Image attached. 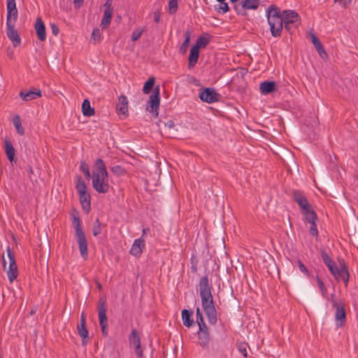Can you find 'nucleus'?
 <instances>
[{"instance_id": "1", "label": "nucleus", "mask_w": 358, "mask_h": 358, "mask_svg": "<svg viewBox=\"0 0 358 358\" xmlns=\"http://www.w3.org/2000/svg\"><path fill=\"white\" fill-rule=\"evenodd\" d=\"M199 286L202 307L208 317V322L210 324H215L217 322V311L211 293L212 285L210 284L207 275L200 278Z\"/></svg>"}, {"instance_id": "2", "label": "nucleus", "mask_w": 358, "mask_h": 358, "mask_svg": "<svg viewBox=\"0 0 358 358\" xmlns=\"http://www.w3.org/2000/svg\"><path fill=\"white\" fill-rule=\"evenodd\" d=\"M71 216L75 229V239L78 245L80 255L84 259H87L88 257L87 241L82 227L79 213L76 210H73Z\"/></svg>"}, {"instance_id": "3", "label": "nucleus", "mask_w": 358, "mask_h": 358, "mask_svg": "<svg viewBox=\"0 0 358 358\" xmlns=\"http://www.w3.org/2000/svg\"><path fill=\"white\" fill-rule=\"evenodd\" d=\"M266 17L271 35L273 37H280L284 24L280 8L275 5L268 6L266 10Z\"/></svg>"}, {"instance_id": "4", "label": "nucleus", "mask_w": 358, "mask_h": 358, "mask_svg": "<svg viewBox=\"0 0 358 358\" xmlns=\"http://www.w3.org/2000/svg\"><path fill=\"white\" fill-rule=\"evenodd\" d=\"M76 189L83 211L85 213H89L91 210V196L87 192L86 184L80 176L77 177Z\"/></svg>"}, {"instance_id": "5", "label": "nucleus", "mask_w": 358, "mask_h": 358, "mask_svg": "<svg viewBox=\"0 0 358 358\" xmlns=\"http://www.w3.org/2000/svg\"><path fill=\"white\" fill-rule=\"evenodd\" d=\"M6 252L8 257L9 265L8 267L7 268V262L4 258V256H3L2 266L3 270L7 273L10 282H12L17 277V266L16 264L15 256L12 253L11 250L9 247L7 248Z\"/></svg>"}, {"instance_id": "6", "label": "nucleus", "mask_w": 358, "mask_h": 358, "mask_svg": "<svg viewBox=\"0 0 358 358\" xmlns=\"http://www.w3.org/2000/svg\"><path fill=\"white\" fill-rule=\"evenodd\" d=\"M92 185L93 188L99 194H106L109 192L110 185L108 182V175L99 174L92 175Z\"/></svg>"}, {"instance_id": "7", "label": "nucleus", "mask_w": 358, "mask_h": 358, "mask_svg": "<svg viewBox=\"0 0 358 358\" xmlns=\"http://www.w3.org/2000/svg\"><path fill=\"white\" fill-rule=\"evenodd\" d=\"M106 312L107 308L106 303L103 300L100 299L98 306L99 322L101 327V334L105 337L108 335Z\"/></svg>"}, {"instance_id": "8", "label": "nucleus", "mask_w": 358, "mask_h": 358, "mask_svg": "<svg viewBox=\"0 0 358 358\" xmlns=\"http://www.w3.org/2000/svg\"><path fill=\"white\" fill-rule=\"evenodd\" d=\"M259 4V0H241L240 3L234 4V8L236 14L244 16L247 10H257Z\"/></svg>"}, {"instance_id": "9", "label": "nucleus", "mask_w": 358, "mask_h": 358, "mask_svg": "<svg viewBox=\"0 0 358 358\" xmlns=\"http://www.w3.org/2000/svg\"><path fill=\"white\" fill-rule=\"evenodd\" d=\"M160 103L159 86L154 88L146 104V110L150 112H158Z\"/></svg>"}, {"instance_id": "10", "label": "nucleus", "mask_w": 358, "mask_h": 358, "mask_svg": "<svg viewBox=\"0 0 358 358\" xmlns=\"http://www.w3.org/2000/svg\"><path fill=\"white\" fill-rule=\"evenodd\" d=\"M202 101L206 103H214L217 101L221 97L214 88L206 87L203 89L199 95Z\"/></svg>"}, {"instance_id": "11", "label": "nucleus", "mask_w": 358, "mask_h": 358, "mask_svg": "<svg viewBox=\"0 0 358 358\" xmlns=\"http://www.w3.org/2000/svg\"><path fill=\"white\" fill-rule=\"evenodd\" d=\"M333 306L336 308L335 319L338 327H343L346 321V313L344 305L332 301Z\"/></svg>"}, {"instance_id": "12", "label": "nucleus", "mask_w": 358, "mask_h": 358, "mask_svg": "<svg viewBox=\"0 0 358 358\" xmlns=\"http://www.w3.org/2000/svg\"><path fill=\"white\" fill-rule=\"evenodd\" d=\"M6 22L15 23L18 17L15 0H6Z\"/></svg>"}, {"instance_id": "13", "label": "nucleus", "mask_w": 358, "mask_h": 358, "mask_svg": "<svg viewBox=\"0 0 358 358\" xmlns=\"http://www.w3.org/2000/svg\"><path fill=\"white\" fill-rule=\"evenodd\" d=\"M15 23L6 22V34L8 38L12 41L13 46H19L21 43V39L17 30L15 29Z\"/></svg>"}, {"instance_id": "14", "label": "nucleus", "mask_w": 358, "mask_h": 358, "mask_svg": "<svg viewBox=\"0 0 358 358\" xmlns=\"http://www.w3.org/2000/svg\"><path fill=\"white\" fill-rule=\"evenodd\" d=\"M335 274H332L335 278L338 280H343L345 286L348 285L349 281L350 274L348 268L343 260L342 263H340V268H336V271L334 272Z\"/></svg>"}, {"instance_id": "15", "label": "nucleus", "mask_w": 358, "mask_h": 358, "mask_svg": "<svg viewBox=\"0 0 358 358\" xmlns=\"http://www.w3.org/2000/svg\"><path fill=\"white\" fill-rule=\"evenodd\" d=\"M282 18L284 22L295 24V25L300 24V17L299 14L292 10H285L281 13Z\"/></svg>"}, {"instance_id": "16", "label": "nucleus", "mask_w": 358, "mask_h": 358, "mask_svg": "<svg viewBox=\"0 0 358 358\" xmlns=\"http://www.w3.org/2000/svg\"><path fill=\"white\" fill-rule=\"evenodd\" d=\"M293 199L296 202L300 207L301 211L307 210L308 208L310 207L311 205L308 203L307 199L303 195V192L298 190H294Z\"/></svg>"}, {"instance_id": "17", "label": "nucleus", "mask_w": 358, "mask_h": 358, "mask_svg": "<svg viewBox=\"0 0 358 358\" xmlns=\"http://www.w3.org/2000/svg\"><path fill=\"white\" fill-rule=\"evenodd\" d=\"M19 95L23 101H28L41 96V91L36 89L31 90H21Z\"/></svg>"}, {"instance_id": "18", "label": "nucleus", "mask_w": 358, "mask_h": 358, "mask_svg": "<svg viewBox=\"0 0 358 358\" xmlns=\"http://www.w3.org/2000/svg\"><path fill=\"white\" fill-rule=\"evenodd\" d=\"M78 332L79 336L82 338V344L85 345L89 341L88 330L85 327V320L84 314L83 313L80 318V325L78 326Z\"/></svg>"}, {"instance_id": "19", "label": "nucleus", "mask_w": 358, "mask_h": 358, "mask_svg": "<svg viewBox=\"0 0 358 358\" xmlns=\"http://www.w3.org/2000/svg\"><path fill=\"white\" fill-rule=\"evenodd\" d=\"M259 90L262 94L266 95L276 91V83L275 81L266 80L260 83Z\"/></svg>"}, {"instance_id": "20", "label": "nucleus", "mask_w": 358, "mask_h": 358, "mask_svg": "<svg viewBox=\"0 0 358 358\" xmlns=\"http://www.w3.org/2000/svg\"><path fill=\"white\" fill-rule=\"evenodd\" d=\"M35 29L38 38L41 41H44L46 39L45 27L41 17H38L36 20Z\"/></svg>"}, {"instance_id": "21", "label": "nucleus", "mask_w": 358, "mask_h": 358, "mask_svg": "<svg viewBox=\"0 0 358 358\" xmlns=\"http://www.w3.org/2000/svg\"><path fill=\"white\" fill-rule=\"evenodd\" d=\"M144 247L145 241L142 238L136 239L131 248L130 253L135 257H138L142 254Z\"/></svg>"}, {"instance_id": "22", "label": "nucleus", "mask_w": 358, "mask_h": 358, "mask_svg": "<svg viewBox=\"0 0 358 358\" xmlns=\"http://www.w3.org/2000/svg\"><path fill=\"white\" fill-rule=\"evenodd\" d=\"M199 57V49L197 47L192 46L190 49L189 55V68L194 67L197 63Z\"/></svg>"}, {"instance_id": "23", "label": "nucleus", "mask_w": 358, "mask_h": 358, "mask_svg": "<svg viewBox=\"0 0 358 358\" xmlns=\"http://www.w3.org/2000/svg\"><path fill=\"white\" fill-rule=\"evenodd\" d=\"M40 255L46 257L50 252V243L47 238V235L43 236V242L38 245Z\"/></svg>"}, {"instance_id": "24", "label": "nucleus", "mask_w": 358, "mask_h": 358, "mask_svg": "<svg viewBox=\"0 0 358 358\" xmlns=\"http://www.w3.org/2000/svg\"><path fill=\"white\" fill-rule=\"evenodd\" d=\"M193 313V310H191L183 309L182 310V320L185 327H190L194 324V320L191 318Z\"/></svg>"}, {"instance_id": "25", "label": "nucleus", "mask_w": 358, "mask_h": 358, "mask_svg": "<svg viewBox=\"0 0 358 358\" xmlns=\"http://www.w3.org/2000/svg\"><path fill=\"white\" fill-rule=\"evenodd\" d=\"M4 144H5V152H6V156H7L8 160L10 162H12L14 161V159H15V150L14 147L13 146V144L10 140L5 139Z\"/></svg>"}, {"instance_id": "26", "label": "nucleus", "mask_w": 358, "mask_h": 358, "mask_svg": "<svg viewBox=\"0 0 358 358\" xmlns=\"http://www.w3.org/2000/svg\"><path fill=\"white\" fill-rule=\"evenodd\" d=\"M113 10V9L104 10L103 16L101 22V27L102 29H106L109 27L111 22Z\"/></svg>"}, {"instance_id": "27", "label": "nucleus", "mask_w": 358, "mask_h": 358, "mask_svg": "<svg viewBox=\"0 0 358 358\" xmlns=\"http://www.w3.org/2000/svg\"><path fill=\"white\" fill-rule=\"evenodd\" d=\"M95 166L96 167V171H93L92 174H99L104 175L105 177L108 175V171L106 170V167L103 159L99 158L95 161Z\"/></svg>"}, {"instance_id": "28", "label": "nucleus", "mask_w": 358, "mask_h": 358, "mask_svg": "<svg viewBox=\"0 0 358 358\" xmlns=\"http://www.w3.org/2000/svg\"><path fill=\"white\" fill-rule=\"evenodd\" d=\"M303 215L305 220L308 223H312L315 222L317 220V215L315 211L312 208V206L307 208V210H304L301 211Z\"/></svg>"}, {"instance_id": "29", "label": "nucleus", "mask_w": 358, "mask_h": 358, "mask_svg": "<svg viewBox=\"0 0 358 358\" xmlns=\"http://www.w3.org/2000/svg\"><path fill=\"white\" fill-rule=\"evenodd\" d=\"M117 112H128V100L124 95L118 98V103L116 105Z\"/></svg>"}, {"instance_id": "30", "label": "nucleus", "mask_w": 358, "mask_h": 358, "mask_svg": "<svg viewBox=\"0 0 358 358\" xmlns=\"http://www.w3.org/2000/svg\"><path fill=\"white\" fill-rule=\"evenodd\" d=\"M210 41L208 34H203L198 37L196 44L194 45V46L197 47L199 49L206 48L210 43Z\"/></svg>"}, {"instance_id": "31", "label": "nucleus", "mask_w": 358, "mask_h": 358, "mask_svg": "<svg viewBox=\"0 0 358 358\" xmlns=\"http://www.w3.org/2000/svg\"><path fill=\"white\" fill-rule=\"evenodd\" d=\"M198 338L199 345L205 348L208 346L210 342V334L206 332H198Z\"/></svg>"}, {"instance_id": "32", "label": "nucleus", "mask_w": 358, "mask_h": 358, "mask_svg": "<svg viewBox=\"0 0 358 358\" xmlns=\"http://www.w3.org/2000/svg\"><path fill=\"white\" fill-rule=\"evenodd\" d=\"M12 122L16 129L17 133L20 135H24V129L22 125L20 117L18 115L13 116L12 118Z\"/></svg>"}, {"instance_id": "33", "label": "nucleus", "mask_w": 358, "mask_h": 358, "mask_svg": "<svg viewBox=\"0 0 358 358\" xmlns=\"http://www.w3.org/2000/svg\"><path fill=\"white\" fill-rule=\"evenodd\" d=\"M185 41H183V43H182L179 48V52L181 55L185 54L188 49L190 42L191 33L188 31H185Z\"/></svg>"}, {"instance_id": "34", "label": "nucleus", "mask_w": 358, "mask_h": 358, "mask_svg": "<svg viewBox=\"0 0 358 358\" xmlns=\"http://www.w3.org/2000/svg\"><path fill=\"white\" fill-rule=\"evenodd\" d=\"M129 341L130 346H134L141 343V338L136 329H132L129 336Z\"/></svg>"}, {"instance_id": "35", "label": "nucleus", "mask_w": 358, "mask_h": 358, "mask_svg": "<svg viewBox=\"0 0 358 358\" xmlns=\"http://www.w3.org/2000/svg\"><path fill=\"white\" fill-rule=\"evenodd\" d=\"M155 83V77H150L148 78V80L144 83L143 87V92L145 94H148L150 93L152 90L154 88Z\"/></svg>"}, {"instance_id": "36", "label": "nucleus", "mask_w": 358, "mask_h": 358, "mask_svg": "<svg viewBox=\"0 0 358 358\" xmlns=\"http://www.w3.org/2000/svg\"><path fill=\"white\" fill-rule=\"evenodd\" d=\"M219 3H220L219 5H217V6L215 5L214 6L215 10L217 12L222 13H226L229 11V7L228 6V3L226 2V1H220Z\"/></svg>"}, {"instance_id": "37", "label": "nucleus", "mask_w": 358, "mask_h": 358, "mask_svg": "<svg viewBox=\"0 0 358 358\" xmlns=\"http://www.w3.org/2000/svg\"><path fill=\"white\" fill-rule=\"evenodd\" d=\"M178 0L169 1V13L171 15L175 14L178 10Z\"/></svg>"}, {"instance_id": "38", "label": "nucleus", "mask_w": 358, "mask_h": 358, "mask_svg": "<svg viewBox=\"0 0 358 358\" xmlns=\"http://www.w3.org/2000/svg\"><path fill=\"white\" fill-rule=\"evenodd\" d=\"M111 171L117 176H124L126 170L120 165H115L110 168Z\"/></svg>"}, {"instance_id": "39", "label": "nucleus", "mask_w": 358, "mask_h": 358, "mask_svg": "<svg viewBox=\"0 0 358 358\" xmlns=\"http://www.w3.org/2000/svg\"><path fill=\"white\" fill-rule=\"evenodd\" d=\"M80 169L83 172V173L87 179H90L92 177L90 172L89 166L85 162L82 161L80 162Z\"/></svg>"}, {"instance_id": "40", "label": "nucleus", "mask_w": 358, "mask_h": 358, "mask_svg": "<svg viewBox=\"0 0 358 358\" xmlns=\"http://www.w3.org/2000/svg\"><path fill=\"white\" fill-rule=\"evenodd\" d=\"M101 233V222H99V220L97 218L93 224L92 234H93V236H96L99 234H100Z\"/></svg>"}, {"instance_id": "41", "label": "nucleus", "mask_w": 358, "mask_h": 358, "mask_svg": "<svg viewBox=\"0 0 358 358\" xmlns=\"http://www.w3.org/2000/svg\"><path fill=\"white\" fill-rule=\"evenodd\" d=\"M82 112H95L94 109L91 107L90 101L87 99L82 103Z\"/></svg>"}, {"instance_id": "42", "label": "nucleus", "mask_w": 358, "mask_h": 358, "mask_svg": "<svg viewBox=\"0 0 358 358\" xmlns=\"http://www.w3.org/2000/svg\"><path fill=\"white\" fill-rule=\"evenodd\" d=\"M101 38V33L99 28H95L93 29L92 33V39L94 41V43H96L98 41H100Z\"/></svg>"}, {"instance_id": "43", "label": "nucleus", "mask_w": 358, "mask_h": 358, "mask_svg": "<svg viewBox=\"0 0 358 358\" xmlns=\"http://www.w3.org/2000/svg\"><path fill=\"white\" fill-rule=\"evenodd\" d=\"M162 126L171 129L174 127V122L172 120H169L166 122L160 120L159 122L158 123V127L161 128Z\"/></svg>"}, {"instance_id": "44", "label": "nucleus", "mask_w": 358, "mask_h": 358, "mask_svg": "<svg viewBox=\"0 0 358 358\" xmlns=\"http://www.w3.org/2000/svg\"><path fill=\"white\" fill-rule=\"evenodd\" d=\"M143 31V29L134 30L131 34V40L133 41H136L137 40H138L142 36Z\"/></svg>"}, {"instance_id": "45", "label": "nucleus", "mask_w": 358, "mask_h": 358, "mask_svg": "<svg viewBox=\"0 0 358 358\" xmlns=\"http://www.w3.org/2000/svg\"><path fill=\"white\" fill-rule=\"evenodd\" d=\"M316 279L322 296H325L327 292V289L325 287L322 279L318 275L316 276Z\"/></svg>"}, {"instance_id": "46", "label": "nucleus", "mask_w": 358, "mask_h": 358, "mask_svg": "<svg viewBox=\"0 0 358 358\" xmlns=\"http://www.w3.org/2000/svg\"><path fill=\"white\" fill-rule=\"evenodd\" d=\"M315 49L317 50V51L321 58L326 59L328 57V55H327L326 50H324L322 44H321L320 45L317 47Z\"/></svg>"}, {"instance_id": "47", "label": "nucleus", "mask_w": 358, "mask_h": 358, "mask_svg": "<svg viewBox=\"0 0 358 358\" xmlns=\"http://www.w3.org/2000/svg\"><path fill=\"white\" fill-rule=\"evenodd\" d=\"M198 260L195 256L191 257V271L193 273L197 271Z\"/></svg>"}, {"instance_id": "48", "label": "nucleus", "mask_w": 358, "mask_h": 358, "mask_svg": "<svg viewBox=\"0 0 358 358\" xmlns=\"http://www.w3.org/2000/svg\"><path fill=\"white\" fill-rule=\"evenodd\" d=\"M248 344L243 343H240L238 345V351L245 357H246L248 356V352H247V348H248Z\"/></svg>"}, {"instance_id": "49", "label": "nucleus", "mask_w": 358, "mask_h": 358, "mask_svg": "<svg viewBox=\"0 0 358 358\" xmlns=\"http://www.w3.org/2000/svg\"><path fill=\"white\" fill-rule=\"evenodd\" d=\"M297 264L299 266V270L303 273L306 275L309 276L310 273L306 266L303 264V263L301 262V260L298 259L297 260Z\"/></svg>"}, {"instance_id": "50", "label": "nucleus", "mask_w": 358, "mask_h": 358, "mask_svg": "<svg viewBox=\"0 0 358 358\" xmlns=\"http://www.w3.org/2000/svg\"><path fill=\"white\" fill-rule=\"evenodd\" d=\"M324 264L328 267L332 274H335L334 272L336 271L337 266L332 259L329 262H327V263H324Z\"/></svg>"}, {"instance_id": "51", "label": "nucleus", "mask_w": 358, "mask_h": 358, "mask_svg": "<svg viewBox=\"0 0 358 358\" xmlns=\"http://www.w3.org/2000/svg\"><path fill=\"white\" fill-rule=\"evenodd\" d=\"M284 27H285V29L292 34V31H294V29H296L299 25H295V24H292V23H287V22H284Z\"/></svg>"}, {"instance_id": "52", "label": "nucleus", "mask_w": 358, "mask_h": 358, "mask_svg": "<svg viewBox=\"0 0 358 358\" xmlns=\"http://www.w3.org/2000/svg\"><path fill=\"white\" fill-rule=\"evenodd\" d=\"M310 224H311L310 227V229H309L310 234L311 235L317 237V236H318V231H317V226H316L315 222L310 223Z\"/></svg>"}, {"instance_id": "53", "label": "nucleus", "mask_w": 358, "mask_h": 358, "mask_svg": "<svg viewBox=\"0 0 358 358\" xmlns=\"http://www.w3.org/2000/svg\"><path fill=\"white\" fill-rule=\"evenodd\" d=\"M134 347L135 353L136 354L137 357L138 358H142L143 356V350L141 349V343L138 344V345H134Z\"/></svg>"}, {"instance_id": "54", "label": "nucleus", "mask_w": 358, "mask_h": 358, "mask_svg": "<svg viewBox=\"0 0 358 358\" xmlns=\"http://www.w3.org/2000/svg\"><path fill=\"white\" fill-rule=\"evenodd\" d=\"M310 39L315 48L322 44L320 39L314 34H310Z\"/></svg>"}, {"instance_id": "55", "label": "nucleus", "mask_w": 358, "mask_h": 358, "mask_svg": "<svg viewBox=\"0 0 358 358\" xmlns=\"http://www.w3.org/2000/svg\"><path fill=\"white\" fill-rule=\"evenodd\" d=\"M321 257L324 264L327 263V262H329L330 260H331V257L329 256V255L324 250H321Z\"/></svg>"}, {"instance_id": "56", "label": "nucleus", "mask_w": 358, "mask_h": 358, "mask_svg": "<svg viewBox=\"0 0 358 358\" xmlns=\"http://www.w3.org/2000/svg\"><path fill=\"white\" fill-rule=\"evenodd\" d=\"M50 28H51L52 33L55 36H57L59 34V29L57 24H55V23L50 24Z\"/></svg>"}, {"instance_id": "57", "label": "nucleus", "mask_w": 358, "mask_h": 358, "mask_svg": "<svg viewBox=\"0 0 358 358\" xmlns=\"http://www.w3.org/2000/svg\"><path fill=\"white\" fill-rule=\"evenodd\" d=\"M161 19V13L159 10L154 13V20L156 23H159Z\"/></svg>"}, {"instance_id": "58", "label": "nucleus", "mask_w": 358, "mask_h": 358, "mask_svg": "<svg viewBox=\"0 0 358 358\" xmlns=\"http://www.w3.org/2000/svg\"><path fill=\"white\" fill-rule=\"evenodd\" d=\"M196 322L199 321V320L203 319L202 313L199 307L196 308Z\"/></svg>"}, {"instance_id": "59", "label": "nucleus", "mask_w": 358, "mask_h": 358, "mask_svg": "<svg viewBox=\"0 0 358 358\" xmlns=\"http://www.w3.org/2000/svg\"><path fill=\"white\" fill-rule=\"evenodd\" d=\"M198 332L209 333L207 325L204 324V325L199 326V331Z\"/></svg>"}, {"instance_id": "60", "label": "nucleus", "mask_w": 358, "mask_h": 358, "mask_svg": "<svg viewBox=\"0 0 358 358\" xmlns=\"http://www.w3.org/2000/svg\"><path fill=\"white\" fill-rule=\"evenodd\" d=\"M352 0H334V2H338L340 3H342L345 7H347V6L350 3Z\"/></svg>"}, {"instance_id": "61", "label": "nucleus", "mask_w": 358, "mask_h": 358, "mask_svg": "<svg viewBox=\"0 0 358 358\" xmlns=\"http://www.w3.org/2000/svg\"><path fill=\"white\" fill-rule=\"evenodd\" d=\"M113 0H106L104 3L105 9H113L112 8Z\"/></svg>"}, {"instance_id": "62", "label": "nucleus", "mask_w": 358, "mask_h": 358, "mask_svg": "<svg viewBox=\"0 0 358 358\" xmlns=\"http://www.w3.org/2000/svg\"><path fill=\"white\" fill-rule=\"evenodd\" d=\"M83 1L84 0H73L75 6L77 8H80L83 5Z\"/></svg>"}, {"instance_id": "63", "label": "nucleus", "mask_w": 358, "mask_h": 358, "mask_svg": "<svg viewBox=\"0 0 358 358\" xmlns=\"http://www.w3.org/2000/svg\"><path fill=\"white\" fill-rule=\"evenodd\" d=\"M196 322H197V324H198L199 327V326H201V325H204V324H206V323H205V322H204L203 319H202V320H199V321H197Z\"/></svg>"}, {"instance_id": "64", "label": "nucleus", "mask_w": 358, "mask_h": 358, "mask_svg": "<svg viewBox=\"0 0 358 358\" xmlns=\"http://www.w3.org/2000/svg\"><path fill=\"white\" fill-rule=\"evenodd\" d=\"M95 113H83L84 117H89L92 115H94Z\"/></svg>"}]
</instances>
